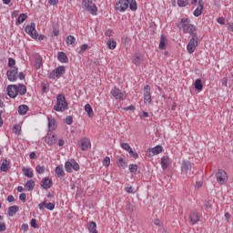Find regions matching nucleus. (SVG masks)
Instances as JSON below:
<instances>
[{
	"label": "nucleus",
	"mask_w": 233,
	"mask_h": 233,
	"mask_svg": "<svg viewBox=\"0 0 233 233\" xmlns=\"http://www.w3.org/2000/svg\"><path fill=\"white\" fill-rule=\"evenodd\" d=\"M216 179L219 185H227V181H228V176H227V172L223 169H218L216 173Z\"/></svg>",
	"instance_id": "nucleus-4"
},
{
	"label": "nucleus",
	"mask_w": 233,
	"mask_h": 233,
	"mask_svg": "<svg viewBox=\"0 0 233 233\" xmlns=\"http://www.w3.org/2000/svg\"><path fill=\"white\" fill-rule=\"evenodd\" d=\"M22 172L25 177H34V171L32 168L23 167Z\"/></svg>",
	"instance_id": "nucleus-26"
},
{
	"label": "nucleus",
	"mask_w": 233,
	"mask_h": 233,
	"mask_svg": "<svg viewBox=\"0 0 233 233\" xmlns=\"http://www.w3.org/2000/svg\"><path fill=\"white\" fill-rule=\"evenodd\" d=\"M55 172L58 177H65V170L63 169V167L58 166L56 167Z\"/></svg>",
	"instance_id": "nucleus-31"
},
{
	"label": "nucleus",
	"mask_w": 233,
	"mask_h": 233,
	"mask_svg": "<svg viewBox=\"0 0 233 233\" xmlns=\"http://www.w3.org/2000/svg\"><path fill=\"white\" fill-rule=\"evenodd\" d=\"M124 110H127V111H131V112H133V110H136V106H127V107H124Z\"/></svg>",
	"instance_id": "nucleus-62"
},
{
	"label": "nucleus",
	"mask_w": 233,
	"mask_h": 233,
	"mask_svg": "<svg viewBox=\"0 0 233 233\" xmlns=\"http://www.w3.org/2000/svg\"><path fill=\"white\" fill-rule=\"evenodd\" d=\"M25 31L33 39H37V31L35 30V23H31L30 25H26Z\"/></svg>",
	"instance_id": "nucleus-7"
},
{
	"label": "nucleus",
	"mask_w": 233,
	"mask_h": 233,
	"mask_svg": "<svg viewBox=\"0 0 233 233\" xmlns=\"http://www.w3.org/2000/svg\"><path fill=\"white\" fill-rule=\"evenodd\" d=\"M65 168H66V171L68 172L69 174L72 172V168H73L72 159L70 161L66 162Z\"/></svg>",
	"instance_id": "nucleus-36"
},
{
	"label": "nucleus",
	"mask_w": 233,
	"mask_h": 233,
	"mask_svg": "<svg viewBox=\"0 0 233 233\" xmlns=\"http://www.w3.org/2000/svg\"><path fill=\"white\" fill-rule=\"evenodd\" d=\"M217 21H218V25H225V18H223V17L218 18Z\"/></svg>",
	"instance_id": "nucleus-64"
},
{
	"label": "nucleus",
	"mask_w": 233,
	"mask_h": 233,
	"mask_svg": "<svg viewBox=\"0 0 233 233\" xmlns=\"http://www.w3.org/2000/svg\"><path fill=\"white\" fill-rule=\"evenodd\" d=\"M188 5V0H177V5L180 7L187 6Z\"/></svg>",
	"instance_id": "nucleus-44"
},
{
	"label": "nucleus",
	"mask_w": 233,
	"mask_h": 233,
	"mask_svg": "<svg viewBox=\"0 0 233 233\" xmlns=\"http://www.w3.org/2000/svg\"><path fill=\"white\" fill-rule=\"evenodd\" d=\"M7 96H9L12 99H15L17 97V85H9L7 86Z\"/></svg>",
	"instance_id": "nucleus-9"
},
{
	"label": "nucleus",
	"mask_w": 233,
	"mask_h": 233,
	"mask_svg": "<svg viewBox=\"0 0 233 233\" xmlns=\"http://www.w3.org/2000/svg\"><path fill=\"white\" fill-rule=\"evenodd\" d=\"M25 188L27 190V192L32 191L34 188H35V181L30 179L27 180L26 183L25 184Z\"/></svg>",
	"instance_id": "nucleus-20"
},
{
	"label": "nucleus",
	"mask_w": 233,
	"mask_h": 233,
	"mask_svg": "<svg viewBox=\"0 0 233 233\" xmlns=\"http://www.w3.org/2000/svg\"><path fill=\"white\" fill-rule=\"evenodd\" d=\"M125 190L127 194H134V187H132V186L126 187Z\"/></svg>",
	"instance_id": "nucleus-59"
},
{
	"label": "nucleus",
	"mask_w": 233,
	"mask_h": 233,
	"mask_svg": "<svg viewBox=\"0 0 233 233\" xmlns=\"http://www.w3.org/2000/svg\"><path fill=\"white\" fill-rule=\"evenodd\" d=\"M116 163L118 167H123V165H125L123 158H119Z\"/></svg>",
	"instance_id": "nucleus-63"
},
{
	"label": "nucleus",
	"mask_w": 233,
	"mask_h": 233,
	"mask_svg": "<svg viewBox=\"0 0 233 233\" xmlns=\"http://www.w3.org/2000/svg\"><path fill=\"white\" fill-rule=\"evenodd\" d=\"M46 208L47 210H54V208H56V204L51 203V202L46 203Z\"/></svg>",
	"instance_id": "nucleus-46"
},
{
	"label": "nucleus",
	"mask_w": 233,
	"mask_h": 233,
	"mask_svg": "<svg viewBox=\"0 0 233 233\" xmlns=\"http://www.w3.org/2000/svg\"><path fill=\"white\" fill-rule=\"evenodd\" d=\"M188 170H192V163L190 161L184 160L181 165L182 174H188Z\"/></svg>",
	"instance_id": "nucleus-14"
},
{
	"label": "nucleus",
	"mask_w": 233,
	"mask_h": 233,
	"mask_svg": "<svg viewBox=\"0 0 233 233\" xmlns=\"http://www.w3.org/2000/svg\"><path fill=\"white\" fill-rule=\"evenodd\" d=\"M30 225L33 228H37V220H35V218H32Z\"/></svg>",
	"instance_id": "nucleus-56"
},
{
	"label": "nucleus",
	"mask_w": 233,
	"mask_h": 233,
	"mask_svg": "<svg viewBox=\"0 0 233 233\" xmlns=\"http://www.w3.org/2000/svg\"><path fill=\"white\" fill-rule=\"evenodd\" d=\"M144 103L147 105H150L152 103V96L151 95H145L144 96Z\"/></svg>",
	"instance_id": "nucleus-41"
},
{
	"label": "nucleus",
	"mask_w": 233,
	"mask_h": 233,
	"mask_svg": "<svg viewBox=\"0 0 233 233\" xmlns=\"http://www.w3.org/2000/svg\"><path fill=\"white\" fill-rule=\"evenodd\" d=\"M104 167H109L110 166V157H106L103 160Z\"/></svg>",
	"instance_id": "nucleus-55"
},
{
	"label": "nucleus",
	"mask_w": 233,
	"mask_h": 233,
	"mask_svg": "<svg viewBox=\"0 0 233 233\" xmlns=\"http://www.w3.org/2000/svg\"><path fill=\"white\" fill-rule=\"evenodd\" d=\"M27 112H28V106L21 105L18 106V114H20V116H25Z\"/></svg>",
	"instance_id": "nucleus-27"
},
{
	"label": "nucleus",
	"mask_w": 233,
	"mask_h": 233,
	"mask_svg": "<svg viewBox=\"0 0 233 233\" xmlns=\"http://www.w3.org/2000/svg\"><path fill=\"white\" fill-rule=\"evenodd\" d=\"M82 5L84 8H86V10L92 15H96L97 13V6H96V4H94L92 0H83Z\"/></svg>",
	"instance_id": "nucleus-3"
},
{
	"label": "nucleus",
	"mask_w": 233,
	"mask_h": 233,
	"mask_svg": "<svg viewBox=\"0 0 233 233\" xmlns=\"http://www.w3.org/2000/svg\"><path fill=\"white\" fill-rule=\"evenodd\" d=\"M16 92L18 96H25V94H26V86L19 84L16 86Z\"/></svg>",
	"instance_id": "nucleus-21"
},
{
	"label": "nucleus",
	"mask_w": 233,
	"mask_h": 233,
	"mask_svg": "<svg viewBox=\"0 0 233 233\" xmlns=\"http://www.w3.org/2000/svg\"><path fill=\"white\" fill-rule=\"evenodd\" d=\"M47 119L49 130H56V120L54 118H51L50 116H48Z\"/></svg>",
	"instance_id": "nucleus-35"
},
{
	"label": "nucleus",
	"mask_w": 233,
	"mask_h": 233,
	"mask_svg": "<svg viewBox=\"0 0 233 233\" xmlns=\"http://www.w3.org/2000/svg\"><path fill=\"white\" fill-rule=\"evenodd\" d=\"M129 4V8L132 10V12H136L137 10V3L136 0H126Z\"/></svg>",
	"instance_id": "nucleus-30"
},
{
	"label": "nucleus",
	"mask_w": 233,
	"mask_h": 233,
	"mask_svg": "<svg viewBox=\"0 0 233 233\" xmlns=\"http://www.w3.org/2000/svg\"><path fill=\"white\" fill-rule=\"evenodd\" d=\"M57 59L60 63H68V56L65 52H59L57 54Z\"/></svg>",
	"instance_id": "nucleus-24"
},
{
	"label": "nucleus",
	"mask_w": 233,
	"mask_h": 233,
	"mask_svg": "<svg viewBox=\"0 0 233 233\" xmlns=\"http://www.w3.org/2000/svg\"><path fill=\"white\" fill-rule=\"evenodd\" d=\"M81 150L86 151L90 148V140L88 138H83L80 140Z\"/></svg>",
	"instance_id": "nucleus-17"
},
{
	"label": "nucleus",
	"mask_w": 233,
	"mask_h": 233,
	"mask_svg": "<svg viewBox=\"0 0 233 233\" xmlns=\"http://www.w3.org/2000/svg\"><path fill=\"white\" fill-rule=\"evenodd\" d=\"M85 111L87 113L88 117H94V109L90 104L85 106Z\"/></svg>",
	"instance_id": "nucleus-28"
},
{
	"label": "nucleus",
	"mask_w": 233,
	"mask_h": 233,
	"mask_svg": "<svg viewBox=\"0 0 233 233\" xmlns=\"http://www.w3.org/2000/svg\"><path fill=\"white\" fill-rule=\"evenodd\" d=\"M168 165H170V158L168 157H163L161 158V167L163 170H167V168H168Z\"/></svg>",
	"instance_id": "nucleus-22"
},
{
	"label": "nucleus",
	"mask_w": 233,
	"mask_h": 233,
	"mask_svg": "<svg viewBox=\"0 0 233 233\" xmlns=\"http://www.w3.org/2000/svg\"><path fill=\"white\" fill-rule=\"evenodd\" d=\"M17 72H18V68L15 66L11 68L10 70H7L6 76H7L8 81H11V82L17 81Z\"/></svg>",
	"instance_id": "nucleus-8"
},
{
	"label": "nucleus",
	"mask_w": 233,
	"mask_h": 233,
	"mask_svg": "<svg viewBox=\"0 0 233 233\" xmlns=\"http://www.w3.org/2000/svg\"><path fill=\"white\" fill-rule=\"evenodd\" d=\"M199 219H201V216H199V213L193 211L189 215V223L191 225H196V223H198Z\"/></svg>",
	"instance_id": "nucleus-11"
},
{
	"label": "nucleus",
	"mask_w": 233,
	"mask_h": 233,
	"mask_svg": "<svg viewBox=\"0 0 233 233\" xmlns=\"http://www.w3.org/2000/svg\"><path fill=\"white\" fill-rule=\"evenodd\" d=\"M194 86L198 92H201V90H203V83L201 82V79H197Z\"/></svg>",
	"instance_id": "nucleus-33"
},
{
	"label": "nucleus",
	"mask_w": 233,
	"mask_h": 233,
	"mask_svg": "<svg viewBox=\"0 0 233 233\" xmlns=\"http://www.w3.org/2000/svg\"><path fill=\"white\" fill-rule=\"evenodd\" d=\"M19 199H20V201H23V203H25L26 202V194L25 193L20 194Z\"/></svg>",
	"instance_id": "nucleus-57"
},
{
	"label": "nucleus",
	"mask_w": 233,
	"mask_h": 233,
	"mask_svg": "<svg viewBox=\"0 0 233 233\" xmlns=\"http://www.w3.org/2000/svg\"><path fill=\"white\" fill-rule=\"evenodd\" d=\"M52 185H53L52 179H50L48 177H45L41 181V187L45 190H48V188H52Z\"/></svg>",
	"instance_id": "nucleus-15"
},
{
	"label": "nucleus",
	"mask_w": 233,
	"mask_h": 233,
	"mask_svg": "<svg viewBox=\"0 0 233 233\" xmlns=\"http://www.w3.org/2000/svg\"><path fill=\"white\" fill-rule=\"evenodd\" d=\"M144 96H150V86L146 85L144 86Z\"/></svg>",
	"instance_id": "nucleus-51"
},
{
	"label": "nucleus",
	"mask_w": 233,
	"mask_h": 233,
	"mask_svg": "<svg viewBox=\"0 0 233 233\" xmlns=\"http://www.w3.org/2000/svg\"><path fill=\"white\" fill-rule=\"evenodd\" d=\"M27 17L28 15H26V14H20L16 20V25H22V23H25V21H26Z\"/></svg>",
	"instance_id": "nucleus-34"
},
{
	"label": "nucleus",
	"mask_w": 233,
	"mask_h": 233,
	"mask_svg": "<svg viewBox=\"0 0 233 233\" xmlns=\"http://www.w3.org/2000/svg\"><path fill=\"white\" fill-rule=\"evenodd\" d=\"M72 163H73V170H75L76 172H77V170H79V164L77 162H76L75 159H72Z\"/></svg>",
	"instance_id": "nucleus-52"
},
{
	"label": "nucleus",
	"mask_w": 233,
	"mask_h": 233,
	"mask_svg": "<svg viewBox=\"0 0 233 233\" xmlns=\"http://www.w3.org/2000/svg\"><path fill=\"white\" fill-rule=\"evenodd\" d=\"M66 109H68L66 97H65V95L60 94L56 96V104L54 106V110L56 112H65Z\"/></svg>",
	"instance_id": "nucleus-2"
},
{
	"label": "nucleus",
	"mask_w": 233,
	"mask_h": 233,
	"mask_svg": "<svg viewBox=\"0 0 233 233\" xmlns=\"http://www.w3.org/2000/svg\"><path fill=\"white\" fill-rule=\"evenodd\" d=\"M66 45H74L76 43V37L74 35H68L66 40Z\"/></svg>",
	"instance_id": "nucleus-38"
},
{
	"label": "nucleus",
	"mask_w": 233,
	"mask_h": 233,
	"mask_svg": "<svg viewBox=\"0 0 233 233\" xmlns=\"http://www.w3.org/2000/svg\"><path fill=\"white\" fill-rule=\"evenodd\" d=\"M35 171L37 174H45V166H36Z\"/></svg>",
	"instance_id": "nucleus-43"
},
{
	"label": "nucleus",
	"mask_w": 233,
	"mask_h": 233,
	"mask_svg": "<svg viewBox=\"0 0 233 233\" xmlns=\"http://www.w3.org/2000/svg\"><path fill=\"white\" fill-rule=\"evenodd\" d=\"M122 45L128 46L130 45V38L127 35L122 36Z\"/></svg>",
	"instance_id": "nucleus-39"
},
{
	"label": "nucleus",
	"mask_w": 233,
	"mask_h": 233,
	"mask_svg": "<svg viewBox=\"0 0 233 233\" xmlns=\"http://www.w3.org/2000/svg\"><path fill=\"white\" fill-rule=\"evenodd\" d=\"M128 154L131 156V157H133L134 159H137V157H139V155L137 154V152H135L134 150H132V148L128 151Z\"/></svg>",
	"instance_id": "nucleus-50"
},
{
	"label": "nucleus",
	"mask_w": 233,
	"mask_h": 233,
	"mask_svg": "<svg viewBox=\"0 0 233 233\" xmlns=\"http://www.w3.org/2000/svg\"><path fill=\"white\" fill-rule=\"evenodd\" d=\"M46 201H43L40 204H38L39 210H44L46 208Z\"/></svg>",
	"instance_id": "nucleus-58"
},
{
	"label": "nucleus",
	"mask_w": 233,
	"mask_h": 233,
	"mask_svg": "<svg viewBox=\"0 0 233 233\" xmlns=\"http://www.w3.org/2000/svg\"><path fill=\"white\" fill-rule=\"evenodd\" d=\"M8 66L9 68H14L15 66V59L12 57L8 58Z\"/></svg>",
	"instance_id": "nucleus-49"
},
{
	"label": "nucleus",
	"mask_w": 233,
	"mask_h": 233,
	"mask_svg": "<svg viewBox=\"0 0 233 233\" xmlns=\"http://www.w3.org/2000/svg\"><path fill=\"white\" fill-rule=\"evenodd\" d=\"M133 63L134 65H136L137 66H139L141 65V63H143V59H141V56L137 54H136L133 56Z\"/></svg>",
	"instance_id": "nucleus-32"
},
{
	"label": "nucleus",
	"mask_w": 233,
	"mask_h": 233,
	"mask_svg": "<svg viewBox=\"0 0 233 233\" xmlns=\"http://www.w3.org/2000/svg\"><path fill=\"white\" fill-rule=\"evenodd\" d=\"M49 5H52L53 6H56L57 3H59V0H48Z\"/></svg>",
	"instance_id": "nucleus-61"
},
{
	"label": "nucleus",
	"mask_w": 233,
	"mask_h": 233,
	"mask_svg": "<svg viewBox=\"0 0 233 233\" xmlns=\"http://www.w3.org/2000/svg\"><path fill=\"white\" fill-rule=\"evenodd\" d=\"M46 143H47V145H56V142L57 141V136L52 134V133H47V135L46 136L45 138Z\"/></svg>",
	"instance_id": "nucleus-12"
},
{
	"label": "nucleus",
	"mask_w": 233,
	"mask_h": 233,
	"mask_svg": "<svg viewBox=\"0 0 233 233\" xmlns=\"http://www.w3.org/2000/svg\"><path fill=\"white\" fill-rule=\"evenodd\" d=\"M1 172H6L7 170H10V160L4 159L2 162V165L0 167Z\"/></svg>",
	"instance_id": "nucleus-18"
},
{
	"label": "nucleus",
	"mask_w": 233,
	"mask_h": 233,
	"mask_svg": "<svg viewBox=\"0 0 233 233\" xmlns=\"http://www.w3.org/2000/svg\"><path fill=\"white\" fill-rule=\"evenodd\" d=\"M49 90V86L46 83H42V92H44L45 94H46V92H48Z\"/></svg>",
	"instance_id": "nucleus-53"
},
{
	"label": "nucleus",
	"mask_w": 233,
	"mask_h": 233,
	"mask_svg": "<svg viewBox=\"0 0 233 233\" xmlns=\"http://www.w3.org/2000/svg\"><path fill=\"white\" fill-rule=\"evenodd\" d=\"M205 7V2L203 0H198V7H197L193 13L195 17H199L203 14V8Z\"/></svg>",
	"instance_id": "nucleus-13"
},
{
	"label": "nucleus",
	"mask_w": 233,
	"mask_h": 233,
	"mask_svg": "<svg viewBox=\"0 0 233 233\" xmlns=\"http://www.w3.org/2000/svg\"><path fill=\"white\" fill-rule=\"evenodd\" d=\"M121 147L127 152H128V151H130L132 149V147H130V145L128 143H122Z\"/></svg>",
	"instance_id": "nucleus-48"
},
{
	"label": "nucleus",
	"mask_w": 233,
	"mask_h": 233,
	"mask_svg": "<svg viewBox=\"0 0 233 233\" xmlns=\"http://www.w3.org/2000/svg\"><path fill=\"white\" fill-rule=\"evenodd\" d=\"M129 5L130 4L127 3V0H120L116 3V10L118 12H125Z\"/></svg>",
	"instance_id": "nucleus-10"
},
{
	"label": "nucleus",
	"mask_w": 233,
	"mask_h": 233,
	"mask_svg": "<svg viewBox=\"0 0 233 233\" xmlns=\"http://www.w3.org/2000/svg\"><path fill=\"white\" fill-rule=\"evenodd\" d=\"M8 216L14 217L17 212H19V207L17 206H11L8 208Z\"/></svg>",
	"instance_id": "nucleus-25"
},
{
	"label": "nucleus",
	"mask_w": 233,
	"mask_h": 233,
	"mask_svg": "<svg viewBox=\"0 0 233 233\" xmlns=\"http://www.w3.org/2000/svg\"><path fill=\"white\" fill-rule=\"evenodd\" d=\"M13 130L15 131V134L19 136L21 134V126L15 125L14 127H13Z\"/></svg>",
	"instance_id": "nucleus-45"
},
{
	"label": "nucleus",
	"mask_w": 233,
	"mask_h": 233,
	"mask_svg": "<svg viewBox=\"0 0 233 233\" xmlns=\"http://www.w3.org/2000/svg\"><path fill=\"white\" fill-rule=\"evenodd\" d=\"M129 172H131L132 174H136V172H137V165L136 164L129 165Z\"/></svg>",
	"instance_id": "nucleus-42"
},
{
	"label": "nucleus",
	"mask_w": 233,
	"mask_h": 233,
	"mask_svg": "<svg viewBox=\"0 0 233 233\" xmlns=\"http://www.w3.org/2000/svg\"><path fill=\"white\" fill-rule=\"evenodd\" d=\"M198 36H193L187 46V50L188 52V54H194V52H196V48H198Z\"/></svg>",
	"instance_id": "nucleus-6"
},
{
	"label": "nucleus",
	"mask_w": 233,
	"mask_h": 233,
	"mask_svg": "<svg viewBox=\"0 0 233 233\" xmlns=\"http://www.w3.org/2000/svg\"><path fill=\"white\" fill-rule=\"evenodd\" d=\"M41 66H43V57H41V56H38L35 58V68L36 70H39V68H41Z\"/></svg>",
	"instance_id": "nucleus-29"
},
{
	"label": "nucleus",
	"mask_w": 233,
	"mask_h": 233,
	"mask_svg": "<svg viewBox=\"0 0 233 233\" xmlns=\"http://www.w3.org/2000/svg\"><path fill=\"white\" fill-rule=\"evenodd\" d=\"M107 46L109 50H116V46H117V43L115 40H108Z\"/></svg>",
	"instance_id": "nucleus-37"
},
{
	"label": "nucleus",
	"mask_w": 233,
	"mask_h": 233,
	"mask_svg": "<svg viewBox=\"0 0 233 233\" xmlns=\"http://www.w3.org/2000/svg\"><path fill=\"white\" fill-rule=\"evenodd\" d=\"M86 50H88V45L83 44L80 46V50H79L78 54H84V52H86Z\"/></svg>",
	"instance_id": "nucleus-47"
},
{
	"label": "nucleus",
	"mask_w": 233,
	"mask_h": 233,
	"mask_svg": "<svg viewBox=\"0 0 233 233\" xmlns=\"http://www.w3.org/2000/svg\"><path fill=\"white\" fill-rule=\"evenodd\" d=\"M165 41H166L165 35H162L161 37H160V43H159L160 50H165V48H166Z\"/></svg>",
	"instance_id": "nucleus-40"
},
{
	"label": "nucleus",
	"mask_w": 233,
	"mask_h": 233,
	"mask_svg": "<svg viewBox=\"0 0 233 233\" xmlns=\"http://www.w3.org/2000/svg\"><path fill=\"white\" fill-rule=\"evenodd\" d=\"M180 28H182L185 34H189L193 37H197L198 34L196 33V26L190 24L188 18H182L180 21Z\"/></svg>",
	"instance_id": "nucleus-1"
},
{
	"label": "nucleus",
	"mask_w": 233,
	"mask_h": 233,
	"mask_svg": "<svg viewBox=\"0 0 233 233\" xmlns=\"http://www.w3.org/2000/svg\"><path fill=\"white\" fill-rule=\"evenodd\" d=\"M162 152H163V147L156 146L155 147L149 150V157H152V156H157V154H161Z\"/></svg>",
	"instance_id": "nucleus-16"
},
{
	"label": "nucleus",
	"mask_w": 233,
	"mask_h": 233,
	"mask_svg": "<svg viewBox=\"0 0 233 233\" xmlns=\"http://www.w3.org/2000/svg\"><path fill=\"white\" fill-rule=\"evenodd\" d=\"M65 73V66H60L58 67H56L54 71H53V76H55L56 77H61V76Z\"/></svg>",
	"instance_id": "nucleus-19"
},
{
	"label": "nucleus",
	"mask_w": 233,
	"mask_h": 233,
	"mask_svg": "<svg viewBox=\"0 0 233 233\" xmlns=\"http://www.w3.org/2000/svg\"><path fill=\"white\" fill-rule=\"evenodd\" d=\"M111 96L117 101H125V99H127V93L117 87H114V89L111 90Z\"/></svg>",
	"instance_id": "nucleus-5"
},
{
	"label": "nucleus",
	"mask_w": 233,
	"mask_h": 233,
	"mask_svg": "<svg viewBox=\"0 0 233 233\" xmlns=\"http://www.w3.org/2000/svg\"><path fill=\"white\" fill-rule=\"evenodd\" d=\"M6 230V225L5 223H0V232H5Z\"/></svg>",
	"instance_id": "nucleus-60"
},
{
	"label": "nucleus",
	"mask_w": 233,
	"mask_h": 233,
	"mask_svg": "<svg viewBox=\"0 0 233 233\" xmlns=\"http://www.w3.org/2000/svg\"><path fill=\"white\" fill-rule=\"evenodd\" d=\"M74 123V118L71 116H67L66 117V125H72Z\"/></svg>",
	"instance_id": "nucleus-54"
},
{
	"label": "nucleus",
	"mask_w": 233,
	"mask_h": 233,
	"mask_svg": "<svg viewBox=\"0 0 233 233\" xmlns=\"http://www.w3.org/2000/svg\"><path fill=\"white\" fill-rule=\"evenodd\" d=\"M87 228L90 233H98L97 232V224L95 221H91L87 224Z\"/></svg>",
	"instance_id": "nucleus-23"
}]
</instances>
